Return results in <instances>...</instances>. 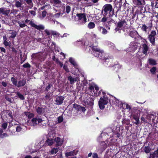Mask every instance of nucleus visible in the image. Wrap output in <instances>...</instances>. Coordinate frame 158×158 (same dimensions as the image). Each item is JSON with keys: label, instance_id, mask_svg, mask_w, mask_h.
Segmentation results:
<instances>
[{"label": "nucleus", "instance_id": "obj_1", "mask_svg": "<svg viewBox=\"0 0 158 158\" xmlns=\"http://www.w3.org/2000/svg\"><path fill=\"white\" fill-rule=\"evenodd\" d=\"M104 15L109 14L110 15L112 16L114 14V10L113 9L112 6L109 4L105 5L103 8Z\"/></svg>", "mask_w": 158, "mask_h": 158}, {"label": "nucleus", "instance_id": "obj_2", "mask_svg": "<svg viewBox=\"0 0 158 158\" xmlns=\"http://www.w3.org/2000/svg\"><path fill=\"white\" fill-rule=\"evenodd\" d=\"M109 101V99L106 95H104L103 97L100 98L98 102L99 108L101 110L104 109L105 107V105L107 104Z\"/></svg>", "mask_w": 158, "mask_h": 158}, {"label": "nucleus", "instance_id": "obj_3", "mask_svg": "<svg viewBox=\"0 0 158 158\" xmlns=\"http://www.w3.org/2000/svg\"><path fill=\"white\" fill-rule=\"evenodd\" d=\"M93 52L92 53L96 57L101 58L102 57L103 54H104L103 51L100 49L97 46H93L92 47Z\"/></svg>", "mask_w": 158, "mask_h": 158}, {"label": "nucleus", "instance_id": "obj_4", "mask_svg": "<svg viewBox=\"0 0 158 158\" xmlns=\"http://www.w3.org/2000/svg\"><path fill=\"white\" fill-rule=\"evenodd\" d=\"M116 102L117 105L120 108L122 107L123 109H127L129 110L131 109L130 106L125 103H123L117 100H116Z\"/></svg>", "mask_w": 158, "mask_h": 158}, {"label": "nucleus", "instance_id": "obj_5", "mask_svg": "<svg viewBox=\"0 0 158 158\" xmlns=\"http://www.w3.org/2000/svg\"><path fill=\"white\" fill-rule=\"evenodd\" d=\"M156 35V32L155 31H152L150 34L148 36V38L150 42L153 45L155 44V36Z\"/></svg>", "mask_w": 158, "mask_h": 158}, {"label": "nucleus", "instance_id": "obj_6", "mask_svg": "<svg viewBox=\"0 0 158 158\" xmlns=\"http://www.w3.org/2000/svg\"><path fill=\"white\" fill-rule=\"evenodd\" d=\"M78 17V19L82 23H85L86 22L87 19L85 14H79L77 15Z\"/></svg>", "mask_w": 158, "mask_h": 158}, {"label": "nucleus", "instance_id": "obj_7", "mask_svg": "<svg viewBox=\"0 0 158 158\" xmlns=\"http://www.w3.org/2000/svg\"><path fill=\"white\" fill-rule=\"evenodd\" d=\"M42 121V120L41 118H34L31 121L30 124L31 126H35Z\"/></svg>", "mask_w": 158, "mask_h": 158}, {"label": "nucleus", "instance_id": "obj_8", "mask_svg": "<svg viewBox=\"0 0 158 158\" xmlns=\"http://www.w3.org/2000/svg\"><path fill=\"white\" fill-rule=\"evenodd\" d=\"M50 2L54 6L58 7L62 5V2L60 0H50Z\"/></svg>", "mask_w": 158, "mask_h": 158}, {"label": "nucleus", "instance_id": "obj_9", "mask_svg": "<svg viewBox=\"0 0 158 158\" xmlns=\"http://www.w3.org/2000/svg\"><path fill=\"white\" fill-rule=\"evenodd\" d=\"M73 107L77 111L82 112H84L86 110L85 107L75 104L73 105Z\"/></svg>", "mask_w": 158, "mask_h": 158}, {"label": "nucleus", "instance_id": "obj_10", "mask_svg": "<svg viewBox=\"0 0 158 158\" xmlns=\"http://www.w3.org/2000/svg\"><path fill=\"white\" fill-rule=\"evenodd\" d=\"M55 142L56 143V146H61L64 142V140L63 139H61L58 137H56L54 139Z\"/></svg>", "mask_w": 158, "mask_h": 158}, {"label": "nucleus", "instance_id": "obj_11", "mask_svg": "<svg viewBox=\"0 0 158 158\" xmlns=\"http://www.w3.org/2000/svg\"><path fill=\"white\" fill-rule=\"evenodd\" d=\"M51 132H49V135L50 137V138H48L47 139L46 141V143L49 146H51L54 144L55 142L54 139H53L51 138V136H50Z\"/></svg>", "mask_w": 158, "mask_h": 158}, {"label": "nucleus", "instance_id": "obj_12", "mask_svg": "<svg viewBox=\"0 0 158 158\" xmlns=\"http://www.w3.org/2000/svg\"><path fill=\"white\" fill-rule=\"evenodd\" d=\"M29 24L32 27H34L35 28L37 29L38 30H40V29H44V27L42 25H40L39 26H37L32 21H30Z\"/></svg>", "mask_w": 158, "mask_h": 158}, {"label": "nucleus", "instance_id": "obj_13", "mask_svg": "<svg viewBox=\"0 0 158 158\" xmlns=\"http://www.w3.org/2000/svg\"><path fill=\"white\" fill-rule=\"evenodd\" d=\"M101 21L102 22H105L107 21L109 26L111 23H114V21L112 19H110L109 20L108 18H107L104 16L102 19Z\"/></svg>", "mask_w": 158, "mask_h": 158}, {"label": "nucleus", "instance_id": "obj_14", "mask_svg": "<svg viewBox=\"0 0 158 158\" xmlns=\"http://www.w3.org/2000/svg\"><path fill=\"white\" fill-rule=\"evenodd\" d=\"M64 99V97L62 96L57 97L55 100L56 104L57 105L61 104L62 103Z\"/></svg>", "mask_w": 158, "mask_h": 158}, {"label": "nucleus", "instance_id": "obj_15", "mask_svg": "<svg viewBox=\"0 0 158 158\" xmlns=\"http://www.w3.org/2000/svg\"><path fill=\"white\" fill-rule=\"evenodd\" d=\"M98 29L103 35H106L108 33V31L102 26H98Z\"/></svg>", "mask_w": 158, "mask_h": 158}, {"label": "nucleus", "instance_id": "obj_16", "mask_svg": "<svg viewBox=\"0 0 158 158\" xmlns=\"http://www.w3.org/2000/svg\"><path fill=\"white\" fill-rule=\"evenodd\" d=\"M68 80L69 81L71 84H73L74 81H79V78L78 77L73 78L72 76H70L68 77Z\"/></svg>", "mask_w": 158, "mask_h": 158}, {"label": "nucleus", "instance_id": "obj_17", "mask_svg": "<svg viewBox=\"0 0 158 158\" xmlns=\"http://www.w3.org/2000/svg\"><path fill=\"white\" fill-rule=\"evenodd\" d=\"M10 10L3 8H1L0 9V13L3 15H8L10 13Z\"/></svg>", "mask_w": 158, "mask_h": 158}, {"label": "nucleus", "instance_id": "obj_18", "mask_svg": "<svg viewBox=\"0 0 158 158\" xmlns=\"http://www.w3.org/2000/svg\"><path fill=\"white\" fill-rule=\"evenodd\" d=\"M77 152V151H71L69 152H66L65 154V156H66L68 157L70 156H73L74 155H76Z\"/></svg>", "mask_w": 158, "mask_h": 158}, {"label": "nucleus", "instance_id": "obj_19", "mask_svg": "<svg viewBox=\"0 0 158 158\" xmlns=\"http://www.w3.org/2000/svg\"><path fill=\"white\" fill-rule=\"evenodd\" d=\"M45 108L43 107H38L37 108V111L39 114L43 113L45 112Z\"/></svg>", "mask_w": 158, "mask_h": 158}, {"label": "nucleus", "instance_id": "obj_20", "mask_svg": "<svg viewBox=\"0 0 158 158\" xmlns=\"http://www.w3.org/2000/svg\"><path fill=\"white\" fill-rule=\"evenodd\" d=\"M69 61L73 65V66L75 67V68L77 69L78 65L73 58H70L69 59Z\"/></svg>", "mask_w": 158, "mask_h": 158}, {"label": "nucleus", "instance_id": "obj_21", "mask_svg": "<svg viewBox=\"0 0 158 158\" xmlns=\"http://www.w3.org/2000/svg\"><path fill=\"white\" fill-rule=\"evenodd\" d=\"M142 47L143 53L144 54H146L148 49V46L146 44H144L143 45Z\"/></svg>", "mask_w": 158, "mask_h": 158}, {"label": "nucleus", "instance_id": "obj_22", "mask_svg": "<svg viewBox=\"0 0 158 158\" xmlns=\"http://www.w3.org/2000/svg\"><path fill=\"white\" fill-rule=\"evenodd\" d=\"M152 2V5L156 8H158V0H150Z\"/></svg>", "mask_w": 158, "mask_h": 158}, {"label": "nucleus", "instance_id": "obj_23", "mask_svg": "<svg viewBox=\"0 0 158 158\" xmlns=\"http://www.w3.org/2000/svg\"><path fill=\"white\" fill-rule=\"evenodd\" d=\"M127 24L126 22L123 20L118 22V26L119 27H121L123 26H125Z\"/></svg>", "mask_w": 158, "mask_h": 158}, {"label": "nucleus", "instance_id": "obj_24", "mask_svg": "<svg viewBox=\"0 0 158 158\" xmlns=\"http://www.w3.org/2000/svg\"><path fill=\"white\" fill-rule=\"evenodd\" d=\"M8 34L10 35L9 38H15L16 35V32L13 30L10 31Z\"/></svg>", "mask_w": 158, "mask_h": 158}, {"label": "nucleus", "instance_id": "obj_25", "mask_svg": "<svg viewBox=\"0 0 158 158\" xmlns=\"http://www.w3.org/2000/svg\"><path fill=\"white\" fill-rule=\"evenodd\" d=\"M137 48V45H133L132 47H130L128 48V49L127 50V52H134Z\"/></svg>", "mask_w": 158, "mask_h": 158}, {"label": "nucleus", "instance_id": "obj_26", "mask_svg": "<svg viewBox=\"0 0 158 158\" xmlns=\"http://www.w3.org/2000/svg\"><path fill=\"white\" fill-rule=\"evenodd\" d=\"M59 151V148H54L52 149L50 151V153L52 155H55Z\"/></svg>", "mask_w": 158, "mask_h": 158}, {"label": "nucleus", "instance_id": "obj_27", "mask_svg": "<svg viewBox=\"0 0 158 158\" xmlns=\"http://www.w3.org/2000/svg\"><path fill=\"white\" fill-rule=\"evenodd\" d=\"M26 81L24 80H22L20 81L17 84V86L19 87L24 85L26 84Z\"/></svg>", "mask_w": 158, "mask_h": 158}, {"label": "nucleus", "instance_id": "obj_28", "mask_svg": "<svg viewBox=\"0 0 158 158\" xmlns=\"http://www.w3.org/2000/svg\"><path fill=\"white\" fill-rule=\"evenodd\" d=\"M95 25L94 23L92 22H89L88 25V27L89 29H92L94 28Z\"/></svg>", "mask_w": 158, "mask_h": 158}, {"label": "nucleus", "instance_id": "obj_29", "mask_svg": "<svg viewBox=\"0 0 158 158\" xmlns=\"http://www.w3.org/2000/svg\"><path fill=\"white\" fill-rule=\"evenodd\" d=\"M149 64L152 65H155L157 64L156 61L153 59H149Z\"/></svg>", "mask_w": 158, "mask_h": 158}, {"label": "nucleus", "instance_id": "obj_30", "mask_svg": "<svg viewBox=\"0 0 158 158\" xmlns=\"http://www.w3.org/2000/svg\"><path fill=\"white\" fill-rule=\"evenodd\" d=\"M133 118L135 121V123L136 125L139 124V117L138 116L134 115L133 116Z\"/></svg>", "mask_w": 158, "mask_h": 158}, {"label": "nucleus", "instance_id": "obj_31", "mask_svg": "<svg viewBox=\"0 0 158 158\" xmlns=\"http://www.w3.org/2000/svg\"><path fill=\"white\" fill-rule=\"evenodd\" d=\"M133 3L136 5L139 6L141 4L140 0H133Z\"/></svg>", "mask_w": 158, "mask_h": 158}, {"label": "nucleus", "instance_id": "obj_32", "mask_svg": "<svg viewBox=\"0 0 158 158\" xmlns=\"http://www.w3.org/2000/svg\"><path fill=\"white\" fill-rule=\"evenodd\" d=\"M25 115L27 116L28 118H30L34 117V115L33 114L29 112H26L25 113Z\"/></svg>", "mask_w": 158, "mask_h": 158}, {"label": "nucleus", "instance_id": "obj_33", "mask_svg": "<svg viewBox=\"0 0 158 158\" xmlns=\"http://www.w3.org/2000/svg\"><path fill=\"white\" fill-rule=\"evenodd\" d=\"M27 3L29 5V8L31 9L33 6V4L31 0H27L26 1Z\"/></svg>", "mask_w": 158, "mask_h": 158}, {"label": "nucleus", "instance_id": "obj_34", "mask_svg": "<svg viewBox=\"0 0 158 158\" xmlns=\"http://www.w3.org/2000/svg\"><path fill=\"white\" fill-rule=\"evenodd\" d=\"M76 70L75 71H72V73L74 74V75L77 76L78 75V72H80V70H79V69L78 68V66L77 65V69L76 68Z\"/></svg>", "mask_w": 158, "mask_h": 158}, {"label": "nucleus", "instance_id": "obj_35", "mask_svg": "<svg viewBox=\"0 0 158 158\" xmlns=\"http://www.w3.org/2000/svg\"><path fill=\"white\" fill-rule=\"evenodd\" d=\"M142 30L145 31V32H147V30L148 28V27H147L145 24H143L141 27Z\"/></svg>", "mask_w": 158, "mask_h": 158}, {"label": "nucleus", "instance_id": "obj_36", "mask_svg": "<svg viewBox=\"0 0 158 158\" xmlns=\"http://www.w3.org/2000/svg\"><path fill=\"white\" fill-rule=\"evenodd\" d=\"M144 151L146 153H149L150 151V148L148 147H146L144 148Z\"/></svg>", "mask_w": 158, "mask_h": 158}, {"label": "nucleus", "instance_id": "obj_37", "mask_svg": "<svg viewBox=\"0 0 158 158\" xmlns=\"http://www.w3.org/2000/svg\"><path fill=\"white\" fill-rule=\"evenodd\" d=\"M11 81L14 85L17 86L18 84L17 83V81L15 79L14 77H12L11 78Z\"/></svg>", "mask_w": 158, "mask_h": 158}, {"label": "nucleus", "instance_id": "obj_38", "mask_svg": "<svg viewBox=\"0 0 158 158\" xmlns=\"http://www.w3.org/2000/svg\"><path fill=\"white\" fill-rule=\"evenodd\" d=\"M156 70V67H153L150 69L151 73L152 74H155V71Z\"/></svg>", "mask_w": 158, "mask_h": 158}, {"label": "nucleus", "instance_id": "obj_39", "mask_svg": "<svg viewBox=\"0 0 158 158\" xmlns=\"http://www.w3.org/2000/svg\"><path fill=\"white\" fill-rule=\"evenodd\" d=\"M3 44L6 46H10V43L8 42L7 41H3Z\"/></svg>", "mask_w": 158, "mask_h": 158}, {"label": "nucleus", "instance_id": "obj_40", "mask_svg": "<svg viewBox=\"0 0 158 158\" xmlns=\"http://www.w3.org/2000/svg\"><path fill=\"white\" fill-rule=\"evenodd\" d=\"M17 94L19 96V98L21 100H24V98L23 96L20 93H18Z\"/></svg>", "mask_w": 158, "mask_h": 158}, {"label": "nucleus", "instance_id": "obj_41", "mask_svg": "<svg viewBox=\"0 0 158 158\" xmlns=\"http://www.w3.org/2000/svg\"><path fill=\"white\" fill-rule=\"evenodd\" d=\"M71 10L70 7L69 6H67L66 7V12L67 13H69L70 11Z\"/></svg>", "mask_w": 158, "mask_h": 158}, {"label": "nucleus", "instance_id": "obj_42", "mask_svg": "<svg viewBox=\"0 0 158 158\" xmlns=\"http://www.w3.org/2000/svg\"><path fill=\"white\" fill-rule=\"evenodd\" d=\"M63 120V118L62 116H60L58 118V121L59 123L62 122Z\"/></svg>", "mask_w": 158, "mask_h": 158}, {"label": "nucleus", "instance_id": "obj_43", "mask_svg": "<svg viewBox=\"0 0 158 158\" xmlns=\"http://www.w3.org/2000/svg\"><path fill=\"white\" fill-rule=\"evenodd\" d=\"M15 6L17 7H19L21 6V4L20 2H17L15 3Z\"/></svg>", "mask_w": 158, "mask_h": 158}, {"label": "nucleus", "instance_id": "obj_44", "mask_svg": "<svg viewBox=\"0 0 158 158\" xmlns=\"http://www.w3.org/2000/svg\"><path fill=\"white\" fill-rule=\"evenodd\" d=\"M61 15V13L60 12H58L56 14H55L54 15V16L55 18H59Z\"/></svg>", "mask_w": 158, "mask_h": 158}, {"label": "nucleus", "instance_id": "obj_45", "mask_svg": "<svg viewBox=\"0 0 158 158\" xmlns=\"http://www.w3.org/2000/svg\"><path fill=\"white\" fill-rule=\"evenodd\" d=\"M7 126V123H4L2 124V127L4 129H6Z\"/></svg>", "mask_w": 158, "mask_h": 158}, {"label": "nucleus", "instance_id": "obj_46", "mask_svg": "<svg viewBox=\"0 0 158 158\" xmlns=\"http://www.w3.org/2000/svg\"><path fill=\"white\" fill-rule=\"evenodd\" d=\"M63 69L65 70V71L67 72H69V70L67 67V66H66L65 65H64L63 67Z\"/></svg>", "mask_w": 158, "mask_h": 158}, {"label": "nucleus", "instance_id": "obj_47", "mask_svg": "<svg viewBox=\"0 0 158 158\" xmlns=\"http://www.w3.org/2000/svg\"><path fill=\"white\" fill-rule=\"evenodd\" d=\"M22 130V128L20 126H18L16 128V131L17 132H20Z\"/></svg>", "mask_w": 158, "mask_h": 158}, {"label": "nucleus", "instance_id": "obj_48", "mask_svg": "<svg viewBox=\"0 0 158 158\" xmlns=\"http://www.w3.org/2000/svg\"><path fill=\"white\" fill-rule=\"evenodd\" d=\"M93 158H98V156L96 153H94L92 155Z\"/></svg>", "mask_w": 158, "mask_h": 158}, {"label": "nucleus", "instance_id": "obj_49", "mask_svg": "<svg viewBox=\"0 0 158 158\" xmlns=\"http://www.w3.org/2000/svg\"><path fill=\"white\" fill-rule=\"evenodd\" d=\"M23 67L24 68H27L30 67V65L28 63H26L23 65Z\"/></svg>", "mask_w": 158, "mask_h": 158}, {"label": "nucleus", "instance_id": "obj_50", "mask_svg": "<svg viewBox=\"0 0 158 158\" xmlns=\"http://www.w3.org/2000/svg\"><path fill=\"white\" fill-rule=\"evenodd\" d=\"M29 12H30L31 14L33 16H35V11L33 10H30Z\"/></svg>", "mask_w": 158, "mask_h": 158}, {"label": "nucleus", "instance_id": "obj_51", "mask_svg": "<svg viewBox=\"0 0 158 158\" xmlns=\"http://www.w3.org/2000/svg\"><path fill=\"white\" fill-rule=\"evenodd\" d=\"M19 25L20 26V27H25L26 25L24 23H19Z\"/></svg>", "mask_w": 158, "mask_h": 158}, {"label": "nucleus", "instance_id": "obj_52", "mask_svg": "<svg viewBox=\"0 0 158 158\" xmlns=\"http://www.w3.org/2000/svg\"><path fill=\"white\" fill-rule=\"evenodd\" d=\"M46 15V12L45 11H43L42 13L43 17L44 18L45 16Z\"/></svg>", "mask_w": 158, "mask_h": 158}, {"label": "nucleus", "instance_id": "obj_53", "mask_svg": "<svg viewBox=\"0 0 158 158\" xmlns=\"http://www.w3.org/2000/svg\"><path fill=\"white\" fill-rule=\"evenodd\" d=\"M146 122V120L145 119V118L143 117H142L141 119V122L142 123H143V122Z\"/></svg>", "mask_w": 158, "mask_h": 158}, {"label": "nucleus", "instance_id": "obj_54", "mask_svg": "<svg viewBox=\"0 0 158 158\" xmlns=\"http://www.w3.org/2000/svg\"><path fill=\"white\" fill-rule=\"evenodd\" d=\"M2 85L4 87H6L7 85V84L6 82L3 81L2 82Z\"/></svg>", "mask_w": 158, "mask_h": 158}, {"label": "nucleus", "instance_id": "obj_55", "mask_svg": "<svg viewBox=\"0 0 158 158\" xmlns=\"http://www.w3.org/2000/svg\"><path fill=\"white\" fill-rule=\"evenodd\" d=\"M0 49L1 51L4 52V53L6 52V50L5 49L3 48V47H1L0 48Z\"/></svg>", "mask_w": 158, "mask_h": 158}, {"label": "nucleus", "instance_id": "obj_56", "mask_svg": "<svg viewBox=\"0 0 158 158\" xmlns=\"http://www.w3.org/2000/svg\"><path fill=\"white\" fill-rule=\"evenodd\" d=\"M94 87L96 90L98 91L99 90V87L97 85H95Z\"/></svg>", "mask_w": 158, "mask_h": 158}, {"label": "nucleus", "instance_id": "obj_57", "mask_svg": "<svg viewBox=\"0 0 158 158\" xmlns=\"http://www.w3.org/2000/svg\"><path fill=\"white\" fill-rule=\"evenodd\" d=\"M3 41H7V38L6 37V36H3Z\"/></svg>", "mask_w": 158, "mask_h": 158}, {"label": "nucleus", "instance_id": "obj_58", "mask_svg": "<svg viewBox=\"0 0 158 158\" xmlns=\"http://www.w3.org/2000/svg\"><path fill=\"white\" fill-rule=\"evenodd\" d=\"M45 32L48 35H50V33L48 31L46 30H45Z\"/></svg>", "mask_w": 158, "mask_h": 158}, {"label": "nucleus", "instance_id": "obj_59", "mask_svg": "<svg viewBox=\"0 0 158 158\" xmlns=\"http://www.w3.org/2000/svg\"><path fill=\"white\" fill-rule=\"evenodd\" d=\"M94 3H96L98 2L99 0H91Z\"/></svg>", "mask_w": 158, "mask_h": 158}, {"label": "nucleus", "instance_id": "obj_60", "mask_svg": "<svg viewBox=\"0 0 158 158\" xmlns=\"http://www.w3.org/2000/svg\"><path fill=\"white\" fill-rule=\"evenodd\" d=\"M54 61H55L57 64H58L60 61L58 59H56Z\"/></svg>", "mask_w": 158, "mask_h": 158}, {"label": "nucleus", "instance_id": "obj_61", "mask_svg": "<svg viewBox=\"0 0 158 158\" xmlns=\"http://www.w3.org/2000/svg\"><path fill=\"white\" fill-rule=\"evenodd\" d=\"M50 85H49L46 87V89L47 90H48L49 88H50Z\"/></svg>", "mask_w": 158, "mask_h": 158}, {"label": "nucleus", "instance_id": "obj_62", "mask_svg": "<svg viewBox=\"0 0 158 158\" xmlns=\"http://www.w3.org/2000/svg\"><path fill=\"white\" fill-rule=\"evenodd\" d=\"M58 64H59L60 66L61 67H62L63 66V64L62 63H61L60 61L58 63Z\"/></svg>", "mask_w": 158, "mask_h": 158}, {"label": "nucleus", "instance_id": "obj_63", "mask_svg": "<svg viewBox=\"0 0 158 158\" xmlns=\"http://www.w3.org/2000/svg\"><path fill=\"white\" fill-rule=\"evenodd\" d=\"M92 154V153H89V154H88V157H90L91 156V155Z\"/></svg>", "mask_w": 158, "mask_h": 158}, {"label": "nucleus", "instance_id": "obj_64", "mask_svg": "<svg viewBox=\"0 0 158 158\" xmlns=\"http://www.w3.org/2000/svg\"><path fill=\"white\" fill-rule=\"evenodd\" d=\"M31 157L30 156H26L25 158H31Z\"/></svg>", "mask_w": 158, "mask_h": 158}]
</instances>
